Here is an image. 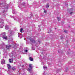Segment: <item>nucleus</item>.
<instances>
[{"mask_svg":"<svg viewBox=\"0 0 75 75\" xmlns=\"http://www.w3.org/2000/svg\"><path fill=\"white\" fill-rule=\"evenodd\" d=\"M29 68L30 69H28V71H29L30 72H31V71H32V68H33L32 64H30L29 65Z\"/></svg>","mask_w":75,"mask_h":75,"instance_id":"nucleus-1","label":"nucleus"},{"mask_svg":"<svg viewBox=\"0 0 75 75\" xmlns=\"http://www.w3.org/2000/svg\"><path fill=\"white\" fill-rule=\"evenodd\" d=\"M68 13H70V14L71 15L72 14H73V10L72 9H68Z\"/></svg>","mask_w":75,"mask_h":75,"instance_id":"nucleus-2","label":"nucleus"},{"mask_svg":"<svg viewBox=\"0 0 75 75\" xmlns=\"http://www.w3.org/2000/svg\"><path fill=\"white\" fill-rule=\"evenodd\" d=\"M33 38H33V37H32L29 38L30 41L33 42V43H34V42H35V41L34 40V39H33Z\"/></svg>","mask_w":75,"mask_h":75,"instance_id":"nucleus-3","label":"nucleus"},{"mask_svg":"<svg viewBox=\"0 0 75 75\" xmlns=\"http://www.w3.org/2000/svg\"><path fill=\"white\" fill-rule=\"evenodd\" d=\"M11 45H6V48L8 50H9L11 47Z\"/></svg>","mask_w":75,"mask_h":75,"instance_id":"nucleus-4","label":"nucleus"},{"mask_svg":"<svg viewBox=\"0 0 75 75\" xmlns=\"http://www.w3.org/2000/svg\"><path fill=\"white\" fill-rule=\"evenodd\" d=\"M2 37L3 38H4V40H7V37L6 36H3Z\"/></svg>","mask_w":75,"mask_h":75,"instance_id":"nucleus-5","label":"nucleus"},{"mask_svg":"<svg viewBox=\"0 0 75 75\" xmlns=\"http://www.w3.org/2000/svg\"><path fill=\"white\" fill-rule=\"evenodd\" d=\"M1 64H5V61L4 59H2Z\"/></svg>","mask_w":75,"mask_h":75,"instance_id":"nucleus-6","label":"nucleus"},{"mask_svg":"<svg viewBox=\"0 0 75 75\" xmlns=\"http://www.w3.org/2000/svg\"><path fill=\"white\" fill-rule=\"evenodd\" d=\"M7 67L8 69H10L11 68V66L10 64H7Z\"/></svg>","mask_w":75,"mask_h":75,"instance_id":"nucleus-7","label":"nucleus"},{"mask_svg":"<svg viewBox=\"0 0 75 75\" xmlns=\"http://www.w3.org/2000/svg\"><path fill=\"white\" fill-rule=\"evenodd\" d=\"M9 62L11 63L12 62H13V59H9Z\"/></svg>","mask_w":75,"mask_h":75,"instance_id":"nucleus-8","label":"nucleus"},{"mask_svg":"<svg viewBox=\"0 0 75 75\" xmlns=\"http://www.w3.org/2000/svg\"><path fill=\"white\" fill-rule=\"evenodd\" d=\"M18 37H20L21 38L23 37V35H21V34H19V33H18Z\"/></svg>","mask_w":75,"mask_h":75,"instance_id":"nucleus-9","label":"nucleus"},{"mask_svg":"<svg viewBox=\"0 0 75 75\" xmlns=\"http://www.w3.org/2000/svg\"><path fill=\"white\" fill-rule=\"evenodd\" d=\"M9 27H8V25H6L5 26V29L6 30H8V29Z\"/></svg>","mask_w":75,"mask_h":75,"instance_id":"nucleus-10","label":"nucleus"},{"mask_svg":"<svg viewBox=\"0 0 75 75\" xmlns=\"http://www.w3.org/2000/svg\"><path fill=\"white\" fill-rule=\"evenodd\" d=\"M2 35L3 36H6V33L4 32L2 33Z\"/></svg>","mask_w":75,"mask_h":75,"instance_id":"nucleus-11","label":"nucleus"},{"mask_svg":"<svg viewBox=\"0 0 75 75\" xmlns=\"http://www.w3.org/2000/svg\"><path fill=\"white\" fill-rule=\"evenodd\" d=\"M46 7L47 8H48L49 7V4H47L46 5Z\"/></svg>","mask_w":75,"mask_h":75,"instance_id":"nucleus-12","label":"nucleus"},{"mask_svg":"<svg viewBox=\"0 0 75 75\" xmlns=\"http://www.w3.org/2000/svg\"><path fill=\"white\" fill-rule=\"evenodd\" d=\"M29 59L30 61H33V59L31 57H30Z\"/></svg>","mask_w":75,"mask_h":75,"instance_id":"nucleus-13","label":"nucleus"},{"mask_svg":"<svg viewBox=\"0 0 75 75\" xmlns=\"http://www.w3.org/2000/svg\"><path fill=\"white\" fill-rule=\"evenodd\" d=\"M23 30V29L21 28L20 30V32H21V33H22Z\"/></svg>","mask_w":75,"mask_h":75,"instance_id":"nucleus-14","label":"nucleus"},{"mask_svg":"<svg viewBox=\"0 0 75 75\" xmlns=\"http://www.w3.org/2000/svg\"><path fill=\"white\" fill-rule=\"evenodd\" d=\"M57 20H58V21H59V20H61V18H60V17L59 18V17H58L57 18Z\"/></svg>","mask_w":75,"mask_h":75,"instance_id":"nucleus-15","label":"nucleus"},{"mask_svg":"<svg viewBox=\"0 0 75 75\" xmlns=\"http://www.w3.org/2000/svg\"><path fill=\"white\" fill-rule=\"evenodd\" d=\"M3 24H4V23H3L2 24H1V26H0V27L1 28H2V27H3Z\"/></svg>","mask_w":75,"mask_h":75,"instance_id":"nucleus-16","label":"nucleus"},{"mask_svg":"<svg viewBox=\"0 0 75 75\" xmlns=\"http://www.w3.org/2000/svg\"><path fill=\"white\" fill-rule=\"evenodd\" d=\"M44 10V13H46L47 12V11L46 10H45V9H43Z\"/></svg>","mask_w":75,"mask_h":75,"instance_id":"nucleus-17","label":"nucleus"},{"mask_svg":"<svg viewBox=\"0 0 75 75\" xmlns=\"http://www.w3.org/2000/svg\"><path fill=\"white\" fill-rule=\"evenodd\" d=\"M64 32L65 33H67L68 32V31L67 30H64Z\"/></svg>","mask_w":75,"mask_h":75,"instance_id":"nucleus-18","label":"nucleus"},{"mask_svg":"<svg viewBox=\"0 0 75 75\" xmlns=\"http://www.w3.org/2000/svg\"><path fill=\"white\" fill-rule=\"evenodd\" d=\"M12 69L13 70V71H14V70H16V69L14 67H13V68H12Z\"/></svg>","mask_w":75,"mask_h":75,"instance_id":"nucleus-19","label":"nucleus"},{"mask_svg":"<svg viewBox=\"0 0 75 75\" xmlns=\"http://www.w3.org/2000/svg\"><path fill=\"white\" fill-rule=\"evenodd\" d=\"M43 68L44 69H47V67H45L43 66Z\"/></svg>","mask_w":75,"mask_h":75,"instance_id":"nucleus-20","label":"nucleus"},{"mask_svg":"<svg viewBox=\"0 0 75 75\" xmlns=\"http://www.w3.org/2000/svg\"><path fill=\"white\" fill-rule=\"evenodd\" d=\"M10 17H11V18H14V16H10Z\"/></svg>","mask_w":75,"mask_h":75,"instance_id":"nucleus-21","label":"nucleus"},{"mask_svg":"<svg viewBox=\"0 0 75 75\" xmlns=\"http://www.w3.org/2000/svg\"><path fill=\"white\" fill-rule=\"evenodd\" d=\"M14 12H15V11L13 10V14H15V13H14Z\"/></svg>","mask_w":75,"mask_h":75,"instance_id":"nucleus-22","label":"nucleus"},{"mask_svg":"<svg viewBox=\"0 0 75 75\" xmlns=\"http://www.w3.org/2000/svg\"><path fill=\"white\" fill-rule=\"evenodd\" d=\"M68 70V68H66V71H67V70Z\"/></svg>","mask_w":75,"mask_h":75,"instance_id":"nucleus-23","label":"nucleus"},{"mask_svg":"<svg viewBox=\"0 0 75 75\" xmlns=\"http://www.w3.org/2000/svg\"><path fill=\"white\" fill-rule=\"evenodd\" d=\"M24 4H25V2H23V5H24Z\"/></svg>","mask_w":75,"mask_h":75,"instance_id":"nucleus-24","label":"nucleus"},{"mask_svg":"<svg viewBox=\"0 0 75 75\" xmlns=\"http://www.w3.org/2000/svg\"><path fill=\"white\" fill-rule=\"evenodd\" d=\"M27 51H28V50H25V52H27Z\"/></svg>","mask_w":75,"mask_h":75,"instance_id":"nucleus-25","label":"nucleus"},{"mask_svg":"<svg viewBox=\"0 0 75 75\" xmlns=\"http://www.w3.org/2000/svg\"><path fill=\"white\" fill-rule=\"evenodd\" d=\"M33 48H34V47H32V49H33V50H34V49H33Z\"/></svg>","mask_w":75,"mask_h":75,"instance_id":"nucleus-26","label":"nucleus"},{"mask_svg":"<svg viewBox=\"0 0 75 75\" xmlns=\"http://www.w3.org/2000/svg\"><path fill=\"white\" fill-rule=\"evenodd\" d=\"M38 30H39V31H41V29H39Z\"/></svg>","mask_w":75,"mask_h":75,"instance_id":"nucleus-27","label":"nucleus"},{"mask_svg":"<svg viewBox=\"0 0 75 75\" xmlns=\"http://www.w3.org/2000/svg\"><path fill=\"white\" fill-rule=\"evenodd\" d=\"M9 32H11V31L10 30V31H9Z\"/></svg>","mask_w":75,"mask_h":75,"instance_id":"nucleus-28","label":"nucleus"},{"mask_svg":"<svg viewBox=\"0 0 75 75\" xmlns=\"http://www.w3.org/2000/svg\"><path fill=\"white\" fill-rule=\"evenodd\" d=\"M38 42H39L40 44V42L39 41H38Z\"/></svg>","mask_w":75,"mask_h":75,"instance_id":"nucleus-29","label":"nucleus"},{"mask_svg":"<svg viewBox=\"0 0 75 75\" xmlns=\"http://www.w3.org/2000/svg\"><path fill=\"white\" fill-rule=\"evenodd\" d=\"M62 24H64V23H62Z\"/></svg>","mask_w":75,"mask_h":75,"instance_id":"nucleus-30","label":"nucleus"},{"mask_svg":"<svg viewBox=\"0 0 75 75\" xmlns=\"http://www.w3.org/2000/svg\"><path fill=\"white\" fill-rule=\"evenodd\" d=\"M0 25H1V24L0 23Z\"/></svg>","mask_w":75,"mask_h":75,"instance_id":"nucleus-31","label":"nucleus"},{"mask_svg":"<svg viewBox=\"0 0 75 75\" xmlns=\"http://www.w3.org/2000/svg\"><path fill=\"white\" fill-rule=\"evenodd\" d=\"M61 39H62V38H61Z\"/></svg>","mask_w":75,"mask_h":75,"instance_id":"nucleus-32","label":"nucleus"},{"mask_svg":"<svg viewBox=\"0 0 75 75\" xmlns=\"http://www.w3.org/2000/svg\"><path fill=\"white\" fill-rule=\"evenodd\" d=\"M48 33H49V32H48Z\"/></svg>","mask_w":75,"mask_h":75,"instance_id":"nucleus-33","label":"nucleus"},{"mask_svg":"<svg viewBox=\"0 0 75 75\" xmlns=\"http://www.w3.org/2000/svg\"><path fill=\"white\" fill-rule=\"evenodd\" d=\"M43 75H44L43 74Z\"/></svg>","mask_w":75,"mask_h":75,"instance_id":"nucleus-34","label":"nucleus"}]
</instances>
